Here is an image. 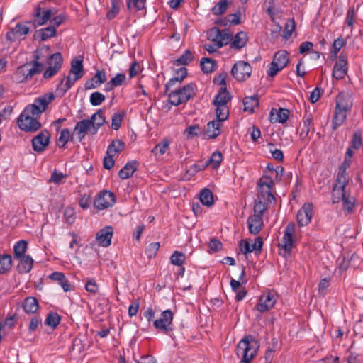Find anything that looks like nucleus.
Wrapping results in <instances>:
<instances>
[{
  "instance_id": "1",
  "label": "nucleus",
  "mask_w": 363,
  "mask_h": 363,
  "mask_svg": "<svg viewBox=\"0 0 363 363\" xmlns=\"http://www.w3.org/2000/svg\"><path fill=\"white\" fill-rule=\"evenodd\" d=\"M48 48H38L33 53V60L19 66L13 74V79L16 83H23L30 80L34 75L41 73L44 69V57H46Z\"/></svg>"
},
{
  "instance_id": "2",
  "label": "nucleus",
  "mask_w": 363,
  "mask_h": 363,
  "mask_svg": "<svg viewBox=\"0 0 363 363\" xmlns=\"http://www.w3.org/2000/svg\"><path fill=\"white\" fill-rule=\"evenodd\" d=\"M258 348V342L251 335H247L238 342L236 355L241 359L252 360L257 355Z\"/></svg>"
},
{
  "instance_id": "3",
  "label": "nucleus",
  "mask_w": 363,
  "mask_h": 363,
  "mask_svg": "<svg viewBox=\"0 0 363 363\" xmlns=\"http://www.w3.org/2000/svg\"><path fill=\"white\" fill-rule=\"evenodd\" d=\"M42 47L48 48V50L46 51L47 55L44 57V60H46L47 68L43 77L45 79H50L56 75L61 69L63 63V57L60 52L50 54L49 46L43 45Z\"/></svg>"
},
{
  "instance_id": "4",
  "label": "nucleus",
  "mask_w": 363,
  "mask_h": 363,
  "mask_svg": "<svg viewBox=\"0 0 363 363\" xmlns=\"http://www.w3.org/2000/svg\"><path fill=\"white\" fill-rule=\"evenodd\" d=\"M54 99L55 96L52 92L40 96L35 99L33 104L28 105L23 112H25V114H29L38 118L42 113L45 111L48 106L54 100Z\"/></svg>"
},
{
  "instance_id": "5",
  "label": "nucleus",
  "mask_w": 363,
  "mask_h": 363,
  "mask_svg": "<svg viewBox=\"0 0 363 363\" xmlns=\"http://www.w3.org/2000/svg\"><path fill=\"white\" fill-rule=\"evenodd\" d=\"M296 225L294 223H289L284 230V234L278 244L279 255L288 257L291 255V250L295 242Z\"/></svg>"
},
{
  "instance_id": "6",
  "label": "nucleus",
  "mask_w": 363,
  "mask_h": 363,
  "mask_svg": "<svg viewBox=\"0 0 363 363\" xmlns=\"http://www.w3.org/2000/svg\"><path fill=\"white\" fill-rule=\"evenodd\" d=\"M195 96V85L189 84L182 88L171 91L169 95V102L174 106H179L186 102Z\"/></svg>"
},
{
  "instance_id": "7",
  "label": "nucleus",
  "mask_w": 363,
  "mask_h": 363,
  "mask_svg": "<svg viewBox=\"0 0 363 363\" xmlns=\"http://www.w3.org/2000/svg\"><path fill=\"white\" fill-rule=\"evenodd\" d=\"M289 62L288 52L285 50H279L274 55L270 67L267 71L269 77H274L279 71L282 70Z\"/></svg>"
},
{
  "instance_id": "8",
  "label": "nucleus",
  "mask_w": 363,
  "mask_h": 363,
  "mask_svg": "<svg viewBox=\"0 0 363 363\" xmlns=\"http://www.w3.org/2000/svg\"><path fill=\"white\" fill-rule=\"evenodd\" d=\"M273 185L274 182L271 178L268 177L261 178L258 183V199L267 203H271L272 201H274V196L272 194Z\"/></svg>"
},
{
  "instance_id": "9",
  "label": "nucleus",
  "mask_w": 363,
  "mask_h": 363,
  "mask_svg": "<svg viewBox=\"0 0 363 363\" xmlns=\"http://www.w3.org/2000/svg\"><path fill=\"white\" fill-rule=\"evenodd\" d=\"M116 203V196L110 191L104 190L97 194L94 206L99 211L111 207Z\"/></svg>"
},
{
  "instance_id": "10",
  "label": "nucleus",
  "mask_w": 363,
  "mask_h": 363,
  "mask_svg": "<svg viewBox=\"0 0 363 363\" xmlns=\"http://www.w3.org/2000/svg\"><path fill=\"white\" fill-rule=\"evenodd\" d=\"M252 71V67L248 62L238 61L233 66L231 74L237 81L244 82L251 76Z\"/></svg>"
},
{
  "instance_id": "11",
  "label": "nucleus",
  "mask_w": 363,
  "mask_h": 363,
  "mask_svg": "<svg viewBox=\"0 0 363 363\" xmlns=\"http://www.w3.org/2000/svg\"><path fill=\"white\" fill-rule=\"evenodd\" d=\"M19 128L26 132L36 131L41 127V123L38 121L37 117L25 114L22 112L18 118Z\"/></svg>"
},
{
  "instance_id": "12",
  "label": "nucleus",
  "mask_w": 363,
  "mask_h": 363,
  "mask_svg": "<svg viewBox=\"0 0 363 363\" xmlns=\"http://www.w3.org/2000/svg\"><path fill=\"white\" fill-rule=\"evenodd\" d=\"M54 14L55 13H53L52 10H45L40 6V4L35 8L33 13V20L29 21L27 23H30L34 28H37L45 24Z\"/></svg>"
},
{
  "instance_id": "13",
  "label": "nucleus",
  "mask_w": 363,
  "mask_h": 363,
  "mask_svg": "<svg viewBox=\"0 0 363 363\" xmlns=\"http://www.w3.org/2000/svg\"><path fill=\"white\" fill-rule=\"evenodd\" d=\"M231 38V33L228 30H220L216 27L208 32V40L213 43H222V47L227 45Z\"/></svg>"
},
{
  "instance_id": "14",
  "label": "nucleus",
  "mask_w": 363,
  "mask_h": 363,
  "mask_svg": "<svg viewBox=\"0 0 363 363\" xmlns=\"http://www.w3.org/2000/svg\"><path fill=\"white\" fill-rule=\"evenodd\" d=\"M74 134H75L79 141H82L85 138L86 134L95 135L96 131L91 121L86 119L77 123L74 128Z\"/></svg>"
},
{
  "instance_id": "15",
  "label": "nucleus",
  "mask_w": 363,
  "mask_h": 363,
  "mask_svg": "<svg viewBox=\"0 0 363 363\" xmlns=\"http://www.w3.org/2000/svg\"><path fill=\"white\" fill-rule=\"evenodd\" d=\"M225 76L226 74H225L223 76V74H220L219 77L215 78L214 81H218V84L223 86H225ZM230 99V93L227 91L226 87L223 86L221 87L218 94L215 96L213 100V104L214 105H223V106H227L228 102Z\"/></svg>"
},
{
  "instance_id": "16",
  "label": "nucleus",
  "mask_w": 363,
  "mask_h": 363,
  "mask_svg": "<svg viewBox=\"0 0 363 363\" xmlns=\"http://www.w3.org/2000/svg\"><path fill=\"white\" fill-rule=\"evenodd\" d=\"M348 179L336 177L332 191L333 203H338L345 196V187L348 184Z\"/></svg>"
},
{
  "instance_id": "17",
  "label": "nucleus",
  "mask_w": 363,
  "mask_h": 363,
  "mask_svg": "<svg viewBox=\"0 0 363 363\" xmlns=\"http://www.w3.org/2000/svg\"><path fill=\"white\" fill-rule=\"evenodd\" d=\"M275 303V295L270 291H264L260 296L256 308L257 311L263 313L272 308L274 306Z\"/></svg>"
},
{
  "instance_id": "18",
  "label": "nucleus",
  "mask_w": 363,
  "mask_h": 363,
  "mask_svg": "<svg viewBox=\"0 0 363 363\" xmlns=\"http://www.w3.org/2000/svg\"><path fill=\"white\" fill-rule=\"evenodd\" d=\"M27 22L18 23L13 28L7 33L6 38L11 41L24 39L30 31V28L27 26L29 23Z\"/></svg>"
},
{
  "instance_id": "19",
  "label": "nucleus",
  "mask_w": 363,
  "mask_h": 363,
  "mask_svg": "<svg viewBox=\"0 0 363 363\" xmlns=\"http://www.w3.org/2000/svg\"><path fill=\"white\" fill-rule=\"evenodd\" d=\"M313 205L304 203L297 213V222L299 226H306L311 221L313 216Z\"/></svg>"
},
{
  "instance_id": "20",
  "label": "nucleus",
  "mask_w": 363,
  "mask_h": 363,
  "mask_svg": "<svg viewBox=\"0 0 363 363\" xmlns=\"http://www.w3.org/2000/svg\"><path fill=\"white\" fill-rule=\"evenodd\" d=\"M50 133L47 130H42L32 140L33 148L36 152H42L49 145Z\"/></svg>"
},
{
  "instance_id": "21",
  "label": "nucleus",
  "mask_w": 363,
  "mask_h": 363,
  "mask_svg": "<svg viewBox=\"0 0 363 363\" xmlns=\"http://www.w3.org/2000/svg\"><path fill=\"white\" fill-rule=\"evenodd\" d=\"M113 234V228L110 225L106 226L105 228L101 229L96 233V241L99 246L107 247L111 243V239Z\"/></svg>"
},
{
  "instance_id": "22",
  "label": "nucleus",
  "mask_w": 363,
  "mask_h": 363,
  "mask_svg": "<svg viewBox=\"0 0 363 363\" xmlns=\"http://www.w3.org/2000/svg\"><path fill=\"white\" fill-rule=\"evenodd\" d=\"M347 58L341 53L338 60L335 64L333 76L337 79H342L347 74Z\"/></svg>"
},
{
  "instance_id": "23",
  "label": "nucleus",
  "mask_w": 363,
  "mask_h": 363,
  "mask_svg": "<svg viewBox=\"0 0 363 363\" xmlns=\"http://www.w3.org/2000/svg\"><path fill=\"white\" fill-rule=\"evenodd\" d=\"M173 320V313L171 310H166L162 312L161 318L154 321L153 325L156 329L168 330L169 325Z\"/></svg>"
},
{
  "instance_id": "24",
  "label": "nucleus",
  "mask_w": 363,
  "mask_h": 363,
  "mask_svg": "<svg viewBox=\"0 0 363 363\" xmlns=\"http://www.w3.org/2000/svg\"><path fill=\"white\" fill-rule=\"evenodd\" d=\"M263 245V240L261 237H257L253 244H250L247 240H242L240 244V250L244 254H247L254 250L261 251Z\"/></svg>"
},
{
  "instance_id": "25",
  "label": "nucleus",
  "mask_w": 363,
  "mask_h": 363,
  "mask_svg": "<svg viewBox=\"0 0 363 363\" xmlns=\"http://www.w3.org/2000/svg\"><path fill=\"white\" fill-rule=\"evenodd\" d=\"M107 80L106 72L102 70H97L94 77L88 79L85 84L84 87L86 89H92L98 87L101 84L106 82Z\"/></svg>"
},
{
  "instance_id": "26",
  "label": "nucleus",
  "mask_w": 363,
  "mask_h": 363,
  "mask_svg": "<svg viewBox=\"0 0 363 363\" xmlns=\"http://www.w3.org/2000/svg\"><path fill=\"white\" fill-rule=\"evenodd\" d=\"M289 111L286 108H272L269 114V121L272 123H284L289 118Z\"/></svg>"
},
{
  "instance_id": "27",
  "label": "nucleus",
  "mask_w": 363,
  "mask_h": 363,
  "mask_svg": "<svg viewBox=\"0 0 363 363\" xmlns=\"http://www.w3.org/2000/svg\"><path fill=\"white\" fill-rule=\"evenodd\" d=\"M221 125L222 123L219 121L213 120L208 122L204 130L205 135L209 139H215L221 133Z\"/></svg>"
},
{
  "instance_id": "28",
  "label": "nucleus",
  "mask_w": 363,
  "mask_h": 363,
  "mask_svg": "<svg viewBox=\"0 0 363 363\" xmlns=\"http://www.w3.org/2000/svg\"><path fill=\"white\" fill-rule=\"evenodd\" d=\"M247 224L250 233L253 235L258 234L264 227L262 217L257 215L250 216L247 219Z\"/></svg>"
},
{
  "instance_id": "29",
  "label": "nucleus",
  "mask_w": 363,
  "mask_h": 363,
  "mask_svg": "<svg viewBox=\"0 0 363 363\" xmlns=\"http://www.w3.org/2000/svg\"><path fill=\"white\" fill-rule=\"evenodd\" d=\"M352 106L351 96L347 93H341L336 99L335 108L349 111Z\"/></svg>"
},
{
  "instance_id": "30",
  "label": "nucleus",
  "mask_w": 363,
  "mask_h": 363,
  "mask_svg": "<svg viewBox=\"0 0 363 363\" xmlns=\"http://www.w3.org/2000/svg\"><path fill=\"white\" fill-rule=\"evenodd\" d=\"M138 163L133 160L128 162L118 172V176L121 179L130 178L138 169Z\"/></svg>"
},
{
  "instance_id": "31",
  "label": "nucleus",
  "mask_w": 363,
  "mask_h": 363,
  "mask_svg": "<svg viewBox=\"0 0 363 363\" xmlns=\"http://www.w3.org/2000/svg\"><path fill=\"white\" fill-rule=\"evenodd\" d=\"M17 259L19 260V263L17 266V270L19 273H28L32 269L33 259L30 256L26 255L21 257V258H18Z\"/></svg>"
},
{
  "instance_id": "32",
  "label": "nucleus",
  "mask_w": 363,
  "mask_h": 363,
  "mask_svg": "<svg viewBox=\"0 0 363 363\" xmlns=\"http://www.w3.org/2000/svg\"><path fill=\"white\" fill-rule=\"evenodd\" d=\"M77 80L75 79V76H74V78L67 76L60 81L56 89V92L60 96H63L74 85Z\"/></svg>"
},
{
  "instance_id": "33",
  "label": "nucleus",
  "mask_w": 363,
  "mask_h": 363,
  "mask_svg": "<svg viewBox=\"0 0 363 363\" xmlns=\"http://www.w3.org/2000/svg\"><path fill=\"white\" fill-rule=\"evenodd\" d=\"M348 111L335 108L332 121V128L336 130L342 125L347 118V113Z\"/></svg>"
},
{
  "instance_id": "34",
  "label": "nucleus",
  "mask_w": 363,
  "mask_h": 363,
  "mask_svg": "<svg viewBox=\"0 0 363 363\" xmlns=\"http://www.w3.org/2000/svg\"><path fill=\"white\" fill-rule=\"evenodd\" d=\"M187 75V69L185 67L179 69L176 72V76L170 79L165 85L166 92L172 87L177 82L181 83Z\"/></svg>"
},
{
  "instance_id": "35",
  "label": "nucleus",
  "mask_w": 363,
  "mask_h": 363,
  "mask_svg": "<svg viewBox=\"0 0 363 363\" xmlns=\"http://www.w3.org/2000/svg\"><path fill=\"white\" fill-rule=\"evenodd\" d=\"M232 43L230 44V48L235 49H241L247 43V36L246 33L240 31L238 32L234 38H232Z\"/></svg>"
},
{
  "instance_id": "36",
  "label": "nucleus",
  "mask_w": 363,
  "mask_h": 363,
  "mask_svg": "<svg viewBox=\"0 0 363 363\" xmlns=\"http://www.w3.org/2000/svg\"><path fill=\"white\" fill-rule=\"evenodd\" d=\"M23 308L26 313H34L39 308L38 301L35 297H27L23 301Z\"/></svg>"
},
{
  "instance_id": "37",
  "label": "nucleus",
  "mask_w": 363,
  "mask_h": 363,
  "mask_svg": "<svg viewBox=\"0 0 363 363\" xmlns=\"http://www.w3.org/2000/svg\"><path fill=\"white\" fill-rule=\"evenodd\" d=\"M70 73L75 76V79H79L84 74L83 61L82 60H73L71 62Z\"/></svg>"
},
{
  "instance_id": "38",
  "label": "nucleus",
  "mask_w": 363,
  "mask_h": 363,
  "mask_svg": "<svg viewBox=\"0 0 363 363\" xmlns=\"http://www.w3.org/2000/svg\"><path fill=\"white\" fill-rule=\"evenodd\" d=\"M89 120L91 121V124H93L94 127L96 128V131L97 132L99 128L106 122L103 110L99 109Z\"/></svg>"
},
{
  "instance_id": "39",
  "label": "nucleus",
  "mask_w": 363,
  "mask_h": 363,
  "mask_svg": "<svg viewBox=\"0 0 363 363\" xmlns=\"http://www.w3.org/2000/svg\"><path fill=\"white\" fill-rule=\"evenodd\" d=\"M125 148V143L121 140H114L108 145L106 155H115L116 153H119Z\"/></svg>"
},
{
  "instance_id": "40",
  "label": "nucleus",
  "mask_w": 363,
  "mask_h": 363,
  "mask_svg": "<svg viewBox=\"0 0 363 363\" xmlns=\"http://www.w3.org/2000/svg\"><path fill=\"white\" fill-rule=\"evenodd\" d=\"M12 266V257L10 255H0V274L8 272Z\"/></svg>"
},
{
  "instance_id": "41",
  "label": "nucleus",
  "mask_w": 363,
  "mask_h": 363,
  "mask_svg": "<svg viewBox=\"0 0 363 363\" xmlns=\"http://www.w3.org/2000/svg\"><path fill=\"white\" fill-rule=\"evenodd\" d=\"M244 111L250 113L254 112V108L259 105V99L257 96H247L243 99Z\"/></svg>"
},
{
  "instance_id": "42",
  "label": "nucleus",
  "mask_w": 363,
  "mask_h": 363,
  "mask_svg": "<svg viewBox=\"0 0 363 363\" xmlns=\"http://www.w3.org/2000/svg\"><path fill=\"white\" fill-rule=\"evenodd\" d=\"M313 118L311 116L304 117L303 123L300 131V138L305 140L308 138L309 132L311 130Z\"/></svg>"
},
{
  "instance_id": "43",
  "label": "nucleus",
  "mask_w": 363,
  "mask_h": 363,
  "mask_svg": "<svg viewBox=\"0 0 363 363\" xmlns=\"http://www.w3.org/2000/svg\"><path fill=\"white\" fill-rule=\"evenodd\" d=\"M27 245L28 242L24 240H21L15 244L13 247L15 259L26 256L24 254L27 250Z\"/></svg>"
},
{
  "instance_id": "44",
  "label": "nucleus",
  "mask_w": 363,
  "mask_h": 363,
  "mask_svg": "<svg viewBox=\"0 0 363 363\" xmlns=\"http://www.w3.org/2000/svg\"><path fill=\"white\" fill-rule=\"evenodd\" d=\"M216 108V121H219L220 123H223L225 120L228 119L229 116V110L227 106L223 105H215Z\"/></svg>"
},
{
  "instance_id": "45",
  "label": "nucleus",
  "mask_w": 363,
  "mask_h": 363,
  "mask_svg": "<svg viewBox=\"0 0 363 363\" xmlns=\"http://www.w3.org/2000/svg\"><path fill=\"white\" fill-rule=\"evenodd\" d=\"M201 202L207 206H211L213 204V193L208 189H203L200 193Z\"/></svg>"
},
{
  "instance_id": "46",
  "label": "nucleus",
  "mask_w": 363,
  "mask_h": 363,
  "mask_svg": "<svg viewBox=\"0 0 363 363\" xmlns=\"http://www.w3.org/2000/svg\"><path fill=\"white\" fill-rule=\"evenodd\" d=\"M216 62L208 57H203L201 60V68L204 73H211L215 69Z\"/></svg>"
},
{
  "instance_id": "47",
  "label": "nucleus",
  "mask_w": 363,
  "mask_h": 363,
  "mask_svg": "<svg viewBox=\"0 0 363 363\" xmlns=\"http://www.w3.org/2000/svg\"><path fill=\"white\" fill-rule=\"evenodd\" d=\"M350 164L351 159H349L347 158V157H345L343 163L338 168L336 177L349 180V177L346 171L350 167Z\"/></svg>"
},
{
  "instance_id": "48",
  "label": "nucleus",
  "mask_w": 363,
  "mask_h": 363,
  "mask_svg": "<svg viewBox=\"0 0 363 363\" xmlns=\"http://www.w3.org/2000/svg\"><path fill=\"white\" fill-rule=\"evenodd\" d=\"M222 160V154L220 152H215L206 163L207 166H211L213 169H216L220 166Z\"/></svg>"
},
{
  "instance_id": "49",
  "label": "nucleus",
  "mask_w": 363,
  "mask_h": 363,
  "mask_svg": "<svg viewBox=\"0 0 363 363\" xmlns=\"http://www.w3.org/2000/svg\"><path fill=\"white\" fill-rule=\"evenodd\" d=\"M40 40L44 41L49 38L53 37L56 34L55 26H48L45 28H42L38 30Z\"/></svg>"
},
{
  "instance_id": "50",
  "label": "nucleus",
  "mask_w": 363,
  "mask_h": 363,
  "mask_svg": "<svg viewBox=\"0 0 363 363\" xmlns=\"http://www.w3.org/2000/svg\"><path fill=\"white\" fill-rule=\"evenodd\" d=\"M228 7V0H220L212 8V13L214 15L223 14Z\"/></svg>"
},
{
  "instance_id": "51",
  "label": "nucleus",
  "mask_w": 363,
  "mask_h": 363,
  "mask_svg": "<svg viewBox=\"0 0 363 363\" xmlns=\"http://www.w3.org/2000/svg\"><path fill=\"white\" fill-rule=\"evenodd\" d=\"M171 263L174 265H177L179 267L182 266L186 259V256L181 252L175 251L172 255L171 257Z\"/></svg>"
},
{
  "instance_id": "52",
  "label": "nucleus",
  "mask_w": 363,
  "mask_h": 363,
  "mask_svg": "<svg viewBox=\"0 0 363 363\" xmlns=\"http://www.w3.org/2000/svg\"><path fill=\"white\" fill-rule=\"evenodd\" d=\"M193 54L190 50H187L179 58L175 60V64L177 65H187L193 60Z\"/></svg>"
},
{
  "instance_id": "53",
  "label": "nucleus",
  "mask_w": 363,
  "mask_h": 363,
  "mask_svg": "<svg viewBox=\"0 0 363 363\" xmlns=\"http://www.w3.org/2000/svg\"><path fill=\"white\" fill-rule=\"evenodd\" d=\"M296 24L293 18L289 19L285 25V28L283 33V38L284 39H289L294 30H295Z\"/></svg>"
},
{
  "instance_id": "54",
  "label": "nucleus",
  "mask_w": 363,
  "mask_h": 363,
  "mask_svg": "<svg viewBox=\"0 0 363 363\" xmlns=\"http://www.w3.org/2000/svg\"><path fill=\"white\" fill-rule=\"evenodd\" d=\"M60 322V317L56 313H50L48 315L45 319V324L52 327L56 328Z\"/></svg>"
},
{
  "instance_id": "55",
  "label": "nucleus",
  "mask_w": 363,
  "mask_h": 363,
  "mask_svg": "<svg viewBox=\"0 0 363 363\" xmlns=\"http://www.w3.org/2000/svg\"><path fill=\"white\" fill-rule=\"evenodd\" d=\"M169 145V143L168 140H165L160 143H158L152 149V152L155 155L160 154V155H164L166 151L168 150Z\"/></svg>"
},
{
  "instance_id": "56",
  "label": "nucleus",
  "mask_w": 363,
  "mask_h": 363,
  "mask_svg": "<svg viewBox=\"0 0 363 363\" xmlns=\"http://www.w3.org/2000/svg\"><path fill=\"white\" fill-rule=\"evenodd\" d=\"M342 204H343V209L345 211H346L347 213H350L352 212L354 206L355 199L353 196H346L342 200Z\"/></svg>"
},
{
  "instance_id": "57",
  "label": "nucleus",
  "mask_w": 363,
  "mask_h": 363,
  "mask_svg": "<svg viewBox=\"0 0 363 363\" xmlns=\"http://www.w3.org/2000/svg\"><path fill=\"white\" fill-rule=\"evenodd\" d=\"M146 0H128L127 6L129 9L135 11L142 10L145 8Z\"/></svg>"
},
{
  "instance_id": "58",
  "label": "nucleus",
  "mask_w": 363,
  "mask_h": 363,
  "mask_svg": "<svg viewBox=\"0 0 363 363\" xmlns=\"http://www.w3.org/2000/svg\"><path fill=\"white\" fill-rule=\"evenodd\" d=\"M267 202L262 200H259V201H256L254 206V214L257 216H260L263 217V213L267 208Z\"/></svg>"
},
{
  "instance_id": "59",
  "label": "nucleus",
  "mask_w": 363,
  "mask_h": 363,
  "mask_svg": "<svg viewBox=\"0 0 363 363\" xmlns=\"http://www.w3.org/2000/svg\"><path fill=\"white\" fill-rule=\"evenodd\" d=\"M105 100V96L100 92H94L90 96V103L93 106H99Z\"/></svg>"
},
{
  "instance_id": "60",
  "label": "nucleus",
  "mask_w": 363,
  "mask_h": 363,
  "mask_svg": "<svg viewBox=\"0 0 363 363\" xmlns=\"http://www.w3.org/2000/svg\"><path fill=\"white\" fill-rule=\"evenodd\" d=\"M160 242H152L146 248L145 252L148 257L151 258L155 256L157 252L160 249Z\"/></svg>"
},
{
  "instance_id": "61",
  "label": "nucleus",
  "mask_w": 363,
  "mask_h": 363,
  "mask_svg": "<svg viewBox=\"0 0 363 363\" xmlns=\"http://www.w3.org/2000/svg\"><path fill=\"white\" fill-rule=\"evenodd\" d=\"M362 145V135L359 131L355 132L351 140V147L358 150Z\"/></svg>"
},
{
  "instance_id": "62",
  "label": "nucleus",
  "mask_w": 363,
  "mask_h": 363,
  "mask_svg": "<svg viewBox=\"0 0 363 363\" xmlns=\"http://www.w3.org/2000/svg\"><path fill=\"white\" fill-rule=\"evenodd\" d=\"M141 71V66L137 61H133L128 70V75L130 78H133Z\"/></svg>"
},
{
  "instance_id": "63",
  "label": "nucleus",
  "mask_w": 363,
  "mask_h": 363,
  "mask_svg": "<svg viewBox=\"0 0 363 363\" xmlns=\"http://www.w3.org/2000/svg\"><path fill=\"white\" fill-rule=\"evenodd\" d=\"M91 203V196L90 194H84L81 196L79 205L83 209L88 208Z\"/></svg>"
},
{
  "instance_id": "64",
  "label": "nucleus",
  "mask_w": 363,
  "mask_h": 363,
  "mask_svg": "<svg viewBox=\"0 0 363 363\" xmlns=\"http://www.w3.org/2000/svg\"><path fill=\"white\" fill-rule=\"evenodd\" d=\"M86 290L91 294H96L99 290V286L94 279H89L85 286Z\"/></svg>"
}]
</instances>
